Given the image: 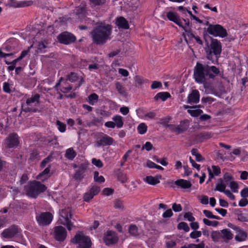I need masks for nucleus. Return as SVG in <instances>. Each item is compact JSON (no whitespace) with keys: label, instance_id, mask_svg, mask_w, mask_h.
Segmentation results:
<instances>
[{"label":"nucleus","instance_id":"1","mask_svg":"<svg viewBox=\"0 0 248 248\" xmlns=\"http://www.w3.org/2000/svg\"><path fill=\"white\" fill-rule=\"evenodd\" d=\"M219 72V69L215 66L203 65L197 62L194 70V77L197 82L204 84L206 82V76L213 79Z\"/></svg>","mask_w":248,"mask_h":248},{"label":"nucleus","instance_id":"2","mask_svg":"<svg viewBox=\"0 0 248 248\" xmlns=\"http://www.w3.org/2000/svg\"><path fill=\"white\" fill-rule=\"evenodd\" d=\"M112 29L111 26L100 25L97 26L91 32L93 42L97 45H102L110 39Z\"/></svg>","mask_w":248,"mask_h":248},{"label":"nucleus","instance_id":"3","mask_svg":"<svg viewBox=\"0 0 248 248\" xmlns=\"http://www.w3.org/2000/svg\"><path fill=\"white\" fill-rule=\"evenodd\" d=\"M47 187L40 182L33 180L29 182L24 186L25 194L29 197L36 198L40 193L45 192Z\"/></svg>","mask_w":248,"mask_h":248},{"label":"nucleus","instance_id":"4","mask_svg":"<svg viewBox=\"0 0 248 248\" xmlns=\"http://www.w3.org/2000/svg\"><path fill=\"white\" fill-rule=\"evenodd\" d=\"M59 214L60 217L58 220L59 223L65 226L68 230L71 231L73 226L71 221L72 216L71 209L69 207L62 209L60 211Z\"/></svg>","mask_w":248,"mask_h":248},{"label":"nucleus","instance_id":"5","mask_svg":"<svg viewBox=\"0 0 248 248\" xmlns=\"http://www.w3.org/2000/svg\"><path fill=\"white\" fill-rule=\"evenodd\" d=\"M221 51V43L217 39L212 38L210 46L206 50L207 58L208 60H211L212 59V54L217 57L220 55Z\"/></svg>","mask_w":248,"mask_h":248},{"label":"nucleus","instance_id":"6","mask_svg":"<svg viewBox=\"0 0 248 248\" xmlns=\"http://www.w3.org/2000/svg\"><path fill=\"white\" fill-rule=\"evenodd\" d=\"M71 242L78 244V248H90L92 245L90 238L81 233L76 234Z\"/></svg>","mask_w":248,"mask_h":248},{"label":"nucleus","instance_id":"7","mask_svg":"<svg viewBox=\"0 0 248 248\" xmlns=\"http://www.w3.org/2000/svg\"><path fill=\"white\" fill-rule=\"evenodd\" d=\"M204 30H206L209 34L214 36H219L223 38L227 35L226 29L219 24H209V27L206 29L204 28Z\"/></svg>","mask_w":248,"mask_h":248},{"label":"nucleus","instance_id":"8","mask_svg":"<svg viewBox=\"0 0 248 248\" xmlns=\"http://www.w3.org/2000/svg\"><path fill=\"white\" fill-rule=\"evenodd\" d=\"M40 96L39 94H35L31 98H28L26 102L27 108L25 111L26 112H36L37 108L36 107L39 104V99Z\"/></svg>","mask_w":248,"mask_h":248},{"label":"nucleus","instance_id":"9","mask_svg":"<svg viewBox=\"0 0 248 248\" xmlns=\"http://www.w3.org/2000/svg\"><path fill=\"white\" fill-rule=\"evenodd\" d=\"M59 42L62 44L69 45L75 42L76 40V36L70 32L64 31L57 36Z\"/></svg>","mask_w":248,"mask_h":248},{"label":"nucleus","instance_id":"10","mask_svg":"<svg viewBox=\"0 0 248 248\" xmlns=\"http://www.w3.org/2000/svg\"><path fill=\"white\" fill-rule=\"evenodd\" d=\"M53 215L49 212H44L36 217L37 221L39 225L46 226L52 220Z\"/></svg>","mask_w":248,"mask_h":248},{"label":"nucleus","instance_id":"11","mask_svg":"<svg viewBox=\"0 0 248 248\" xmlns=\"http://www.w3.org/2000/svg\"><path fill=\"white\" fill-rule=\"evenodd\" d=\"M55 239L59 242L63 241L67 236V232L65 228L62 226H56L53 229Z\"/></svg>","mask_w":248,"mask_h":248},{"label":"nucleus","instance_id":"12","mask_svg":"<svg viewBox=\"0 0 248 248\" xmlns=\"http://www.w3.org/2000/svg\"><path fill=\"white\" fill-rule=\"evenodd\" d=\"M19 232L17 227L12 225L9 228L5 229L1 233L2 237L6 239H10L15 237Z\"/></svg>","mask_w":248,"mask_h":248},{"label":"nucleus","instance_id":"13","mask_svg":"<svg viewBox=\"0 0 248 248\" xmlns=\"http://www.w3.org/2000/svg\"><path fill=\"white\" fill-rule=\"evenodd\" d=\"M19 140L17 134L11 133L6 139V144L8 148H15L18 146Z\"/></svg>","mask_w":248,"mask_h":248},{"label":"nucleus","instance_id":"14","mask_svg":"<svg viewBox=\"0 0 248 248\" xmlns=\"http://www.w3.org/2000/svg\"><path fill=\"white\" fill-rule=\"evenodd\" d=\"M118 240V238L116 233L111 231H107L104 237V241L107 245L115 244Z\"/></svg>","mask_w":248,"mask_h":248},{"label":"nucleus","instance_id":"15","mask_svg":"<svg viewBox=\"0 0 248 248\" xmlns=\"http://www.w3.org/2000/svg\"><path fill=\"white\" fill-rule=\"evenodd\" d=\"M168 19L176 24L180 27H183L181 19L178 14L176 12H169L166 14Z\"/></svg>","mask_w":248,"mask_h":248},{"label":"nucleus","instance_id":"16","mask_svg":"<svg viewBox=\"0 0 248 248\" xmlns=\"http://www.w3.org/2000/svg\"><path fill=\"white\" fill-rule=\"evenodd\" d=\"M200 93L198 90H193L187 97V103L196 104L199 102Z\"/></svg>","mask_w":248,"mask_h":248},{"label":"nucleus","instance_id":"17","mask_svg":"<svg viewBox=\"0 0 248 248\" xmlns=\"http://www.w3.org/2000/svg\"><path fill=\"white\" fill-rule=\"evenodd\" d=\"M113 142V139L108 136L107 135L103 136L99 140L96 142V146L99 147L101 146L110 145L112 144Z\"/></svg>","mask_w":248,"mask_h":248},{"label":"nucleus","instance_id":"18","mask_svg":"<svg viewBox=\"0 0 248 248\" xmlns=\"http://www.w3.org/2000/svg\"><path fill=\"white\" fill-rule=\"evenodd\" d=\"M116 24L119 28L123 29H129L128 21L123 16H120L116 18Z\"/></svg>","mask_w":248,"mask_h":248},{"label":"nucleus","instance_id":"19","mask_svg":"<svg viewBox=\"0 0 248 248\" xmlns=\"http://www.w3.org/2000/svg\"><path fill=\"white\" fill-rule=\"evenodd\" d=\"M174 184L182 188L187 189L191 187L192 184L189 181L184 179H179L174 182Z\"/></svg>","mask_w":248,"mask_h":248},{"label":"nucleus","instance_id":"20","mask_svg":"<svg viewBox=\"0 0 248 248\" xmlns=\"http://www.w3.org/2000/svg\"><path fill=\"white\" fill-rule=\"evenodd\" d=\"M49 172L50 168L47 167L36 176V179L44 182L50 177Z\"/></svg>","mask_w":248,"mask_h":248},{"label":"nucleus","instance_id":"21","mask_svg":"<svg viewBox=\"0 0 248 248\" xmlns=\"http://www.w3.org/2000/svg\"><path fill=\"white\" fill-rule=\"evenodd\" d=\"M87 168V166L85 164H81L78 170H77L76 173L74 175V178L76 179H81L83 177L82 175L84 173L85 171Z\"/></svg>","mask_w":248,"mask_h":248},{"label":"nucleus","instance_id":"22","mask_svg":"<svg viewBox=\"0 0 248 248\" xmlns=\"http://www.w3.org/2000/svg\"><path fill=\"white\" fill-rule=\"evenodd\" d=\"M170 97V95L169 93L160 92L157 93L154 97V99L155 101H157L158 99H160L163 101H165Z\"/></svg>","mask_w":248,"mask_h":248},{"label":"nucleus","instance_id":"23","mask_svg":"<svg viewBox=\"0 0 248 248\" xmlns=\"http://www.w3.org/2000/svg\"><path fill=\"white\" fill-rule=\"evenodd\" d=\"M221 238L224 240H230L232 238L233 235L228 229H225L221 231Z\"/></svg>","mask_w":248,"mask_h":248},{"label":"nucleus","instance_id":"24","mask_svg":"<svg viewBox=\"0 0 248 248\" xmlns=\"http://www.w3.org/2000/svg\"><path fill=\"white\" fill-rule=\"evenodd\" d=\"M77 154L72 148H69L66 151L65 157L67 159L72 160L76 156Z\"/></svg>","mask_w":248,"mask_h":248},{"label":"nucleus","instance_id":"25","mask_svg":"<svg viewBox=\"0 0 248 248\" xmlns=\"http://www.w3.org/2000/svg\"><path fill=\"white\" fill-rule=\"evenodd\" d=\"M188 125L185 122H181L180 124L176 125V132L182 133L187 130Z\"/></svg>","mask_w":248,"mask_h":248},{"label":"nucleus","instance_id":"26","mask_svg":"<svg viewBox=\"0 0 248 248\" xmlns=\"http://www.w3.org/2000/svg\"><path fill=\"white\" fill-rule=\"evenodd\" d=\"M115 87L120 94L123 96H126L127 95L125 88L122 86L119 82H116L115 83Z\"/></svg>","mask_w":248,"mask_h":248},{"label":"nucleus","instance_id":"27","mask_svg":"<svg viewBox=\"0 0 248 248\" xmlns=\"http://www.w3.org/2000/svg\"><path fill=\"white\" fill-rule=\"evenodd\" d=\"M145 181L149 184L152 185H155L160 182L159 179L152 176H146L145 178Z\"/></svg>","mask_w":248,"mask_h":248},{"label":"nucleus","instance_id":"28","mask_svg":"<svg viewBox=\"0 0 248 248\" xmlns=\"http://www.w3.org/2000/svg\"><path fill=\"white\" fill-rule=\"evenodd\" d=\"M98 95L95 93H93L91 94L88 96V102L91 105H93L95 103H96L98 100Z\"/></svg>","mask_w":248,"mask_h":248},{"label":"nucleus","instance_id":"29","mask_svg":"<svg viewBox=\"0 0 248 248\" xmlns=\"http://www.w3.org/2000/svg\"><path fill=\"white\" fill-rule=\"evenodd\" d=\"M247 237V235L246 232L244 231H240L235 236V239L237 241H244Z\"/></svg>","mask_w":248,"mask_h":248},{"label":"nucleus","instance_id":"30","mask_svg":"<svg viewBox=\"0 0 248 248\" xmlns=\"http://www.w3.org/2000/svg\"><path fill=\"white\" fill-rule=\"evenodd\" d=\"M211 236L213 241L218 242L221 238V232L213 231L211 234Z\"/></svg>","mask_w":248,"mask_h":248},{"label":"nucleus","instance_id":"31","mask_svg":"<svg viewBox=\"0 0 248 248\" xmlns=\"http://www.w3.org/2000/svg\"><path fill=\"white\" fill-rule=\"evenodd\" d=\"M112 119L115 121V125L117 127L121 128L123 126L124 123L121 116L117 115L113 117Z\"/></svg>","mask_w":248,"mask_h":248},{"label":"nucleus","instance_id":"32","mask_svg":"<svg viewBox=\"0 0 248 248\" xmlns=\"http://www.w3.org/2000/svg\"><path fill=\"white\" fill-rule=\"evenodd\" d=\"M187 112L193 117H197L202 113V110L200 109H188Z\"/></svg>","mask_w":248,"mask_h":248},{"label":"nucleus","instance_id":"33","mask_svg":"<svg viewBox=\"0 0 248 248\" xmlns=\"http://www.w3.org/2000/svg\"><path fill=\"white\" fill-rule=\"evenodd\" d=\"M114 207L115 209L120 210H123L124 209V205L123 201L116 199L114 201Z\"/></svg>","mask_w":248,"mask_h":248},{"label":"nucleus","instance_id":"34","mask_svg":"<svg viewBox=\"0 0 248 248\" xmlns=\"http://www.w3.org/2000/svg\"><path fill=\"white\" fill-rule=\"evenodd\" d=\"M79 79L78 74L74 72H71L67 76V79L72 82H75Z\"/></svg>","mask_w":248,"mask_h":248},{"label":"nucleus","instance_id":"35","mask_svg":"<svg viewBox=\"0 0 248 248\" xmlns=\"http://www.w3.org/2000/svg\"><path fill=\"white\" fill-rule=\"evenodd\" d=\"M129 233L134 236H137L138 235V227L135 225H131L129 228Z\"/></svg>","mask_w":248,"mask_h":248},{"label":"nucleus","instance_id":"36","mask_svg":"<svg viewBox=\"0 0 248 248\" xmlns=\"http://www.w3.org/2000/svg\"><path fill=\"white\" fill-rule=\"evenodd\" d=\"M147 127L144 123L140 124L138 127V130L140 134H143L146 133Z\"/></svg>","mask_w":248,"mask_h":248},{"label":"nucleus","instance_id":"37","mask_svg":"<svg viewBox=\"0 0 248 248\" xmlns=\"http://www.w3.org/2000/svg\"><path fill=\"white\" fill-rule=\"evenodd\" d=\"M203 222L205 225L207 226L213 227L217 226L219 223L217 221H210L206 218H204L203 219Z\"/></svg>","mask_w":248,"mask_h":248},{"label":"nucleus","instance_id":"38","mask_svg":"<svg viewBox=\"0 0 248 248\" xmlns=\"http://www.w3.org/2000/svg\"><path fill=\"white\" fill-rule=\"evenodd\" d=\"M94 180L95 182L98 183L105 182V178L103 176H99V172L98 171H94Z\"/></svg>","mask_w":248,"mask_h":248},{"label":"nucleus","instance_id":"39","mask_svg":"<svg viewBox=\"0 0 248 248\" xmlns=\"http://www.w3.org/2000/svg\"><path fill=\"white\" fill-rule=\"evenodd\" d=\"M177 228L179 230H184L186 232L189 231V226L186 222H182L179 223Z\"/></svg>","mask_w":248,"mask_h":248},{"label":"nucleus","instance_id":"40","mask_svg":"<svg viewBox=\"0 0 248 248\" xmlns=\"http://www.w3.org/2000/svg\"><path fill=\"white\" fill-rule=\"evenodd\" d=\"M89 1L94 6H102L106 2V0H89Z\"/></svg>","mask_w":248,"mask_h":248},{"label":"nucleus","instance_id":"41","mask_svg":"<svg viewBox=\"0 0 248 248\" xmlns=\"http://www.w3.org/2000/svg\"><path fill=\"white\" fill-rule=\"evenodd\" d=\"M46 48V45L45 42H40L38 45L37 52H44V49Z\"/></svg>","mask_w":248,"mask_h":248},{"label":"nucleus","instance_id":"42","mask_svg":"<svg viewBox=\"0 0 248 248\" xmlns=\"http://www.w3.org/2000/svg\"><path fill=\"white\" fill-rule=\"evenodd\" d=\"M93 197L94 196L92 193L89 191L84 194L83 196L84 201L86 202H89L93 198Z\"/></svg>","mask_w":248,"mask_h":248},{"label":"nucleus","instance_id":"43","mask_svg":"<svg viewBox=\"0 0 248 248\" xmlns=\"http://www.w3.org/2000/svg\"><path fill=\"white\" fill-rule=\"evenodd\" d=\"M56 124L58 126V129L61 132H64L66 130V124L58 120Z\"/></svg>","mask_w":248,"mask_h":248},{"label":"nucleus","instance_id":"44","mask_svg":"<svg viewBox=\"0 0 248 248\" xmlns=\"http://www.w3.org/2000/svg\"><path fill=\"white\" fill-rule=\"evenodd\" d=\"M154 160H155L156 162L161 164L162 165L164 166H166L168 163L166 161V158L160 159L156 156H154L153 157Z\"/></svg>","mask_w":248,"mask_h":248},{"label":"nucleus","instance_id":"45","mask_svg":"<svg viewBox=\"0 0 248 248\" xmlns=\"http://www.w3.org/2000/svg\"><path fill=\"white\" fill-rule=\"evenodd\" d=\"M186 248H204V244L203 242H202L201 243L198 244H190L187 246H186Z\"/></svg>","mask_w":248,"mask_h":248},{"label":"nucleus","instance_id":"46","mask_svg":"<svg viewBox=\"0 0 248 248\" xmlns=\"http://www.w3.org/2000/svg\"><path fill=\"white\" fill-rule=\"evenodd\" d=\"M226 186L224 184H217L215 187V190L224 192L226 190Z\"/></svg>","mask_w":248,"mask_h":248},{"label":"nucleus","instance_id":"47","mask_svg":"<svg viewBox=\"0 0 248 248\" xmlns=\"http://www.w3.org/2000/svg\"><path fill=\"white\" fill-rule=\"evenodd\" d=\"M89 191L94 196L95 195H97L100 191V188L98 186H93L89 190Z\"/></svg>","mask_w":248,"mask_h":248},{"label":"nucleus","instance_id":"48","mask_svg":"<svg viewBox=\"0 0 248 248\" xmlns=\"http://www.w3.org/2000/svg\"><path fill=\"white\" fill-rule=\"evenodd\" d=\"M118 179L122 183H125L127 181V178L125 174L120 172L118 174Z\"/></svg>","mask_w":248,"mask_h":248},{"label":"nucleus","instance_id":"49","mask_svg":"<svg viewBox=\"0 0 248 248\" xmlns=\"http://www.w3.org/2000/svg\"><path fill=\"white\" fill-rule=\"evenodd\" d=\"M202 235V232L201 231H195L191 232L190 234V236L191 238L193 239H196L200 237Z\"/></svg>","mask_w":248,"mask_h":248},{"label":"nucleus","instance_id":"50","mask_svg":"<svg viewBox=\"0 0 248 248\" xmlns=\"http://www.w3.org/2000/svg\"><path fill=\"white\" fill-rule=\"evenodd\" d=\"M167 248H175L176 247V243L173 240H169L166 242Z\"/></svg>","mask_w":248,"mask_h":248},{"label":"nucleus","instance_id":"51","mask_svg":"<svg viewBox=\"0 0 248 248\" xmlns=\"http://www.w3.org/2000/svg\"><path fill=\"white\" fill-rule=\"evenodd\" d=\"M92 163L95 166L98 168L103 167V163L100 159H96V158H93L92 160Z\"/></svg>","mask_w":248,"mask_h":248},{"label":"nucleus","instance_id":"52","mask_svg":"<svg viewBox=\"0 0 248 248\" xmlns=\"http://www.w3.org/2000/svg\"><path fill=\"white\" fill-rule=\"evenodd\" d=\"M172 210L175 212H180L182 210V208L180 204L174 203L172 206Z\"/></svg>","mask_w":248,"mask_h":248},{"label":"nucleus","instance_id":"53","mask_svg":"<svg viewBox=\"0 0 248 248\" xmlns=\"http://www.w3.org/2000/svg\"><path fill=\"white\" fill-rule=\"evenodd\" d=\"M151 88L152 89H155L162 87V83L161 82L157 81H154L151 85Z\"/></svg>","mask_w":248,"mask_h":248},{"label":"nucleus","instance_id":"54","mask_svg":"<svg viewBox=\"0 0 248 248\" xmlns=\"http://www.w3.org/2000/svg\"><path fill=\"white\" fill-rule=\"evenodd\" d=\"M39 156V153L37 151H33L32 153L30 154V159L31 161L34 160L36 159H37Z\"/></svg>","mask_w":248,"mask_h":248},{"label":"nucleus","instance_id":"55","mask_svg":"<svg viewBox=\"0 0 248 248\" xmlns=\"http://www.w3.org/2000/svg\"><path fill=\"white\" fill-rule=\"evenodd\" d=\"M173 215V213L170 209L167 210L163 214V217L164 218H168L171 217Z\"/></svg>","mask_w":248,"mask_h":248},{"label":"nucleus","instance_id":"56","mask_svg":"<svg viewBox=\"0 0 248 248\" xmlns=\"http://www.w3.org/2000/svg\"><path fill=\"white\" fill-rule=\"evenodd\" d=\"M184 217L187 218L188 221L191 222L195 220V217L192 216V213L190 212L186 213L184 215Z\"/></svg>","mask_w":248,"mask_h":248},{"label":"nucleus","instance_id":"57","mask_svg":"<svg viewBox=\"0 0 248 248\" xmlns=\"http://www.w3.org/2000/svg\"><path fill=\"white\" fill-rule=\"evenodd\" d=\"M215 99L210 97H204L202 99V102L203 103H209L211 104L214 102Z\"/></svg>","mask_w":248,"mask_h":248},{"label":"nucleus","instance_id":"58","mask_svg":"<svg viewBox=\"0 0 248 248\" xmlns=\"http://www.w3.org/2000/svg\"><path fill=\"white\" fill-rule=\"evenodd\" d=\"M229 186L233 192H235L237 191L236 189L238 188V184L235 182H231Z\"/></svg>","mask_w":248,"mask_h":248},{"label":"nucleus","instance_id":"59","mask_svg":"<svg viewBox=\"0 0 248 248\" xmlns=\"http://www.w3.org/2000/svg\"><path fill=\"white\" fill-rule=\"evenodd\" d=\"M153 146L151 142H146L145 144L142 146V149H145L147 151H149L152 149Z\"/></svg>","mask_w":248,"mask_h":248},{"label":"nucleus","instance_id":"60","mask_svg":"<svg viewBox=\"0 0 248 248\" xmlns=\"http://www.w3.org/2000/svg\"><path fill=\"white\" fill-rule=\"evenodd\" d=\"M3 89L5 92L7 93H10L11 91L10 88V84L7 82H4L3 83Z\"/></svg>","mask_w":248,"mask_h":248},{"label":"nucleus","instance_id":"61","mask_svg":"<svg viewBox=\"0 0 248 248\" xmlns=\"http://www.w3.org/2000/svg\"><path fill=\"white\" fill-rule=\"evenodd\" d=\"M213 171L216 175H218L220 173V169L218 166H212Z\"/></svg>","mask_w":248,"mask_h":248},{"label":"nucleus","instance_id":"62","mask_svg":"<svg viewBox=\"0 0 248 248\" xmlns=\"http://www.w3.org/2000/svg\"><path fill=\"white\" fill-rule=\"evenodd\" d=\"M213 135L211 132H204L202 134V137L204 139H208L212 138Z\"/></svg>","mask_w":248,"mask_h":248},{"label":"nucleus","instance_id":"63","mask_svg":"<svg viewBox=\"0 0 248 248\" xmlns=\"http://www.w3.org/2000/svg\"><path fill=\"white\" fill-rule=\"evenodd\" d=\"M241 196L244 198L248 197V188L245 187L240 192Z\"/></svg>","mask_w":248,"mask_h":248},{"label":"nucleus","instance_id":"64","mask_svg":"<svg viewBox=\"0 0 248 248\" xmlns=\"http://www.w3.org/2000/svg\"><path fill=\"white\" fill-rule=\"evenodd\" d=\"M248 204V200L244 198L242 199L239 202V205L241 207L246 206Z\"/></svg>","mask_w":248,"mask_h":248}]
</instances>
